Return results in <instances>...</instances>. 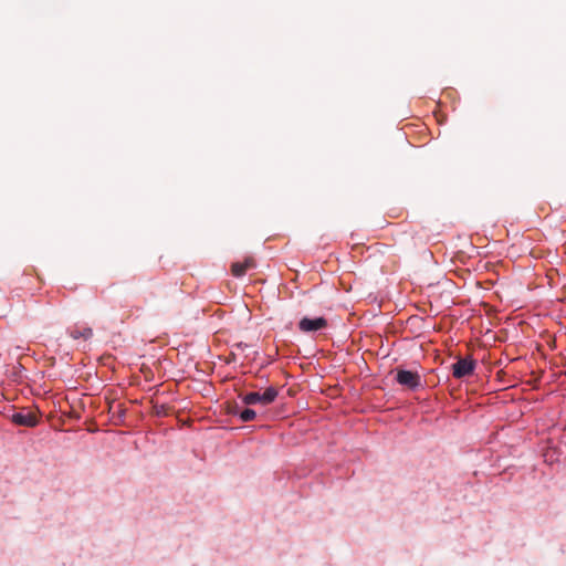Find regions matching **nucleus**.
Wrapping results in <instances>:
<instances>
[{"instance_id":"obj_5","label":"nucleus","mask_w":566,"mask_h":566,"mask_svg":"<svg viewBox=\"0 0 566 566\" xmlns=\"http://www.w3.org/2000/svg\"><path fill=\"white\" fill-rule=\"evenodd\" d=\"M11 420L14 424L30 428L35 427L39 421L36 415L32 411L13 413Z\"/></svg>"},{"instance_id":"obj_6","label":"nucleus","mask_w":566,"mask_h":566,"mask_svg":"<svg viewBox=\"0 0 566 566\" xmlns=\"http://www.w3.org/2000/svg\"><path fill=\"white\" fill-rule=\"evenodd\" d=\"M255 266V261L253 258L248 256L243 262H234L231 265V273L235 277H240L247 273L248 270Z\"/></svg>"},{"instance_id":"obj_2","label":"nucleus","mask_w":566,"mask_h":566,"mask_svg":"<svg viewBox=\"0 0 566 566\" xmlns=\"http://www.w3.org/2000/svg\"><path fill=\"white\" fill-rule=\"evenodd\" d=\"M396 380L399 385L410 390H416L422 386L421 377L417 371L406 370L401 368H397Z\"/></svg>"},{"instance_id":"obj_3","label":"nucleus","mask_w":566,"mask_h":566,"mask_svg":"<svg viewBox=\"0 0 566 566\" xmlns=\"http://www.w3.org/2000/svg\"><path fill=\"white\" fill-rule=\"evenodd\" d=\"M476 363L472 358H460L452 365V375L454 378H463L473 374Z\"/></svg>"},{"instance_id":"obj_1","label":"nucleus","mask_w":566,"mask_h":566,"mask_svg":"<svg viewBox=\"0 0 566 566\" xmlns=\"http://www.w3.org/2000/svg\"><path fill=\"white\" fill-rule=\"evenodd\" d=\"M277 389L274 387H269L265 389L263 394L260 392H249L242 396V401L245 405H254L261 403L263 406L270 405L277 397Z\"/></svg>"},{"instance_id":"obj_4","label":"nucleus","mask_w":566,"mask_h":566,"mask_svg":"<svg viewBox=\"0 0 566 566\" xmlns=\"http://www.w3.org/2000/svg\"><path fill=\"white\" fill-rule=\"evenodd\" d=\"M327 326L324 317L308 318L304 317L298 323V328L304 333L316 332Z\"/></svg>"},{"instance_id":"obj_7","label":"nucleus","mask_w":566,"mask_h":566,"mask_svg":"<svg viewBox=\"0 0 566 566\" xmlns=\"http://www.w3.org/2000/svg\"><path fill=\"white\" fill-rule=\"evenodd\" d=\"M70 335L74 339H90L93 336V331L91 327H74L70 331Z\"/></svg>"},{"instance_id":"obj_8","label":"nucleus","mask_w":566,"mask_h":566,"mask_svg":"<svg viewBox=\"0 0 566 566\" xmlns=\"http://www.w3.org/2000/svg\"><path fill=\"white\" fill-rule=\"evenodd\" d=\"M239 417L243 422H248L254 420L256 413L254 410L245 408L242 411H240Z\"/></svg>"}]
</instances>
